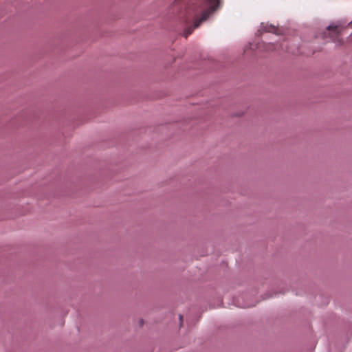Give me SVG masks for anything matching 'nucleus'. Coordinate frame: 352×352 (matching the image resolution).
<instances>
[{
	"instance_id": "nucleus-1",
	"label": "nucleus",
	"mask_w": 352,
	"mask_h": 352,
	"mask_svg": "<svg viewBox=\"0 0 352 352\" xmlns=\"http://www.w3.org/2000/svg\"><path fill=\"white\" fill-rule=\"evenodd\" d=\"M197 3L198 4L197 12H201V15L195 19L193 28L189 27L185 30L184 32L185 38L191 34L195 28L199 27L201 23L205 21L210 14L220 9L223 0H198Z\"/></svg>"
},
{
	"instance_id": "nucleus-2",
	"label": "nucleus",
	"mask_w": 352,
	"mask_h": 352,
	"mask_svg": "<svg viewBox=\"0 0 352 352\" xmlns=\"http://www.w3.org/2000/svg\"><path fill=\"white\" fill-rule=\"evenodd\" d=\"M329 32V36L332 38V41L338 45L343 43L342 38L340 37V34L342 30V27L339 25H329L327 28Z\"/></svg>"
},
{
	"instance_id": "nucleus-3",
	"label": "nucleus",
	"mask_w": 352,
	"mask_h": 352,
	"mask_svg": "<svg viewBox=\"0 0 352 352\" xmlns=\"http://www.w3.org/2000/svg\"><path fill=\"white\" fill-rule=\"evenodd\" d=\"M262 28L264 31L267 32L276 33V30H277L276 28L272 25H263Z\"/></svg>"
},
{
	"instance_id": "nucleus-4",
	"label": "nucleus",
	"mask_w": 352,
	"mask_h": 352,
	"mask_svg": "<svg viewBox=\"0 0 352 352\" xmlns=\"http://www.w3.org/2000/svg\"><path fill=\"white\" fill-rule=\"evenodd\" d=\"M179 318L180 322H182V315H179Z\"/></svg>"
}]
</instances>
